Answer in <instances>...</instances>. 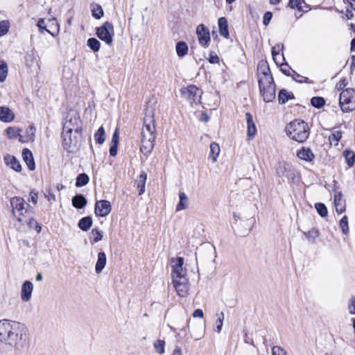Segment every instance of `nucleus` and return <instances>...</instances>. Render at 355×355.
Listing matches in <instances>:
<instances>
[{"instance_id": "52", "label": "nucleus", "mask_w": 355, "mask_h": 355, "mask_svg": "<svg viewBox=\"0 0 355 355\" xmlns=\"http://www.w3.org/2000/svg\"><path fill=\"white\" fill-rule=\"evenodd\" d=\"M288 92L285 89H280L278 94V101L279 104H284L288 101V98H286Z\"/></svg>"}, {"instance_id": "43", "label": "nucleus", "mask_w": 355, "mask_h": 355, "mask_svg": "<svg viewBox=\"0 0 355 355\" xmlns=\"http://www.w3.org/2000/svg\"><path fill=\"white\" fill-rule=\"evenodd\" d=\"M343 136L342 132L340 130L334 131L329 137V140L331 143H334L335 146L338 144V142L341 139Z\"/></svg>"}, {"instance_id": "2", "label": "nucleus", "mask_w": 355, "mask_h": 355, "mask_svg": "<svg viewBox=\"0 0 355 355\" xmlns=\"http://www.w3.org/2000/svg\"><path fill=\"white\" fill-rule=\"evenodd\" d=\"M287 135L300 143L304 142L309 137L310 128L306 122L301 119H295L286 127Z\"/></svg>"}, {"instance_id": "18", "label": "nucleus", "mask_w": 355, "mask_h": 355, "mask_svg": "<svg viewBox=\"0 0 355 355\" xmlns=\"http://www.w3.org/2000/svg\"><path fill=\"white\" fill-rule=\"evenodd\" d=\"M297 156L300 159L311 162L314 160L315 156L309 148L302 147L297 153Z\"/></svg>"}, {"instance_id": "44", "label": "nucleus", "mask_w": 355, "mask_h": 355, "mask_svg": "<svg viewBox=\"0 0 355 355\" xmlns=\"http://www.w3.org/2000/svg\"><path fill=\"white\" fill-rule=\"evenodd\" d=\"M155 140V137H153L150 135H143V137H141V145L154 147Z\"/></svg>"}, {"instance_id": "49", "label": "nucleus", "mask_w": 355, "mask_h": 355, "mask_svg": "<svg viewBox=\"0 0 355 355\" xmlns=\"http://www.w3.org/2000/svg\"><path fill=\"white\" fill-rule=\"evenodd\" d=\"M10 28V22L8 20H3L0 21V37L6 35Z\"/></svg>"}, {"instance_id": "62", "label": "nucleus", "mask_w": 355, "mask_h": 355, "mask_svg": "<svg viewBox=\"0 0 355 355\" xmlns=\"http://www.w3.org/2000/svg\"><path fill=\"white\" fill-rule=\"evenodd\" d=\"M349 309L350 313L355 315V297L354 296H352L349 300Z\"/></svg>"}, {"instance_id": "3", "label": "nucleus", "mask_w": 355, "mask_h": 355, "mask_svg": "<svg viewBox=\"0 0 355 355\" xmlns=\"http://www.w3.org/2000/svg\"><path fill=\"white\" fill-rule=\"evenodd\" d=\"M275 174L279 178V183L287 181L292 184L295 182L298 173L291 163L282 162L276 165Z\"/></svg>"}, {"instance_id": "22", "label": "nucleus", "mask_w": 355, "mask_h": 355, "mask_svg": "<svg viewBox=\"0 0 355 355\" xmlns=\"http://www.w3.org/2000/svg\"><path fill=\"white\" fill-rule=\"evenodd\" d=\"M218 29L220 35L227 39L230 37V33L228 30V23L225 17H221L218 21Z\"/></svg>"}, {"instance_id": "46", "label": "nucleus", "mask_w": 355, "mask_h": 355, "mask_svg": "<svg viewBox=\"0 0 355 355\" xmlns=\"http://www.w3.org/2000/svg\"><path fill=\"white\" fill-rule=\"evenodd\" d=\"M304 234L306 236L309 241L314 242L315 239L319 236V232L318 229L313 227L309 232H304Z\"/></svg>"}, {"instance_id": "55", "label": "nucleus", "mask_w": 355, "mask_h": 355, "mask_svg": "<svg viewBox=\"0 0 355 355\" xmlns=\"http://www.w3.org/2000/svg\"><path fill=\"white\" fill-rule=\"evenodd\" d=\"M217 315H218V319L216 322V331L218 333H220L222 329V327H223V322L224 320V313H223V312H220Z\"/></svg>"}, {"instance_id": "19", "label": "nucleus", "mask_w": 355, "mask_h": 355, "mask_svg": "<svg viewBox=\"0 0 355 355\" xmlns=\"http://www.w3.org/2000/svg\"><path fill=\"white\" fill-rule=\"evenodd\" d=\"M22 157L28 169L34 171L35 169V164L32 152L28 148H24L22 150Z\"/></svg>"}, {"instance_id": "56", "label": "nucleus", "mask_w": 355, "mask_h": 355, "mask_svg": "<svg viewBox=\"0 0 355 355\" xmlns=\"http://www.w3.org/2000/svg\"><path fill=\"white\" fill-rule=\"evenodd\" d=\"M45 198L51 202L55 201V196L51 188H46L44 192Z\"/></svg>"}, {"instance_id": "13", "label": "nucleus", "mask_w": 355, "mask_h": 355, "mask_svg": "<svg viewBox=\"0 0 355 355\" xmlns=\"http://www.w3.org/2000/svg\"><path fill=\"white\" fill-rule=\"evenodd\" d=\"M173 284L178 295L180 297L187 296L189 291V280L187 277H182L180 279H178L173 280Z\"/></svg>"}, {"instance_id": "12", "label": "nucleus", "mask_w": 355, "mask_h": 355, "mask_svg": "<svg viewBox=\"0 0 355 355\" xmlns=\"http://www.w3.org/2000/svg\"><path fill=\"white\" fill-rule=\"evenodd\" d=\"M196 34L198 42L204 47L208 46L210 41V33L209 29L202 24L198 25L196 28Z\"/></svg>"}, {"instance_id": "5", "label": "nucleus", "mask_w": 355, "mask_h": 355, "mask_svg": "<svg viewBox=\"0 0 355 355\" xmlns=\"http://www.w3.org/2000/svg\"><path fill=\"white\" fill-rule=\"evenodd\" d=\"M339 105L343 112H350L355 110V89H343L339 96Z\"/></svg>"}, {"instance_id": "39", "label": "nucleus", "mask_w": 355, "mask_h": 355, "mask_svg": "<svg viewBox=\"0 0 355 355\" xmlns=\"http://www.w3.org/2000/svg\"><path fill=\"white\" fill-rule=\"evenodd\" d=\"M8 75V64L4 60H0V83H3Z\"/></svg>"}, {"instance_id": "45", "label": "nucleus", "mask_w": 355, "mask_h": 355, "mask_svg": "<svg viewBox=\"0 0 355 355\" xmlns=\"http://www.w3.org/2000/svg\"><path fill=\"white\" fill-rule=\"evenodd\" d=\"M47 26L49 28V29L53 33V36L59 32V24H58L56 19L54 17L49 19V25H47Z\"/></svg>"}, {"instance_id": "31", "label": "nucleus", "mask_w": 355, "mask_h": 355, "mask_svg": "<svg viewBox=\"0 0 355 355\" xmlns=\"http://www.w3.org/2000/svg\"><path fill=\"white\" fill-rule=\"evenodd\" d=\"M220 153L219 145L215 142H212L210 144V153L209 155V159H211L212 163H214L217 160V157Z\"/></svg>"}, {"instance_id": "16", "label": "nucleus", "mask_w": 355, "mask_h": 355, "mask_svg": "<svg viewBox=\"0 0 355 355\" xmlns=\"http://www.w3.org/2000/svg\"><path fill=\"white\" fill-rule=\"evenodd\" d=\"M245 119L247 123V135L248 139L250 140L253 139L257 134V127L253 121L252 115L250 112L245 113Z\"/></svg>"}, {"instance_id": "53", "label": "nucleus", "mask_w": 355, "mask_h": 355, "mask_svg": "<svg viewBox=\"0 0 355 355\" xmlns=\"http://www.w3.org/2000/svg\"><path fill=\"white\" fill-rule=\"evenodd\" d=\"M92 234L94 235L93 242L97 243L103 239V232L97 228H94L92 230Z\"/></svg>"}, {"instance_id": "33", "label": "nucleus", "mask_w": 355, "mask_h": 355, "mask_svg": "<svg viewBox=\"0 0 355 355\" xmlns=\"http://www.w3.org/2000/svg\"><path fill=\"white\" fill-rule=\"evenodd\" d=\"M6 134L9 139H16L17 137H19V141L21 142H24L23 137L19 135L20 129L9 127L6 129Z\"/></svg>"}, {"instance_id": "35", "label": "nucleus", "mask_w": 355, "mask_h": 355, "mask_svg": "<svg viewBox=\"0 0 355 355\" xmlns=\"http://www.w3.org/2000/svg\"><path fill=\"white\" fill-rule=\"evenodd\" d=\"M92 15L96 19H100L103 17L104 11L102 6L99 4L92 5Z\"/></svg>"}, {"instance_id": "64", "label": "nucleus", "mask_w": 355, "mask_h": 355, "mask_svg": "<svg viewBox=\"0 0 355 355\" xmlns=\"http://www.w3.org/2000/svg\"><path fill=\"white\" fill-rule=\"evenodd\" d=\"M118 145L110 144L109 153L110 156L115 157L117 154Z\"/></svg>"}, {"instance_id": "7", "label": "nucleus", "mask_w": 355, "mask_h": 355, "mask_svg": "<svg viewBox=\"0 0 355 355\" xmlns=\"http://www.w3.org/2000/svg\"><path fill=\"white\" fill-rule=\"evenodd\" d=\"M96 34L100 40L105 42L107 44H111L114 35L112 24L105 21L102 26L96 28Z\"/></svg>"}, {"instance_id": "47", "label": "nucleus", "mask_w": 355, "mask_h": 355, "mask_svg": "<svg viewBox=\"0 0 355 355\" xmlns=\"http://www.w3.org/2000/svg\"><path fill=\"white\" fill-rule=\"evenodd\" d=\"M35 128L33 125H29L26 131V139H24V141H33L35 138Z\"/></svg>"}, {"instance_id": "40", "label": "nucleus", "mask_w": 355, "mask_h": 355, "mask_svg": "<svg viewBox=\"0 0 355 355\" xmlns=\"http://www.w3.org/2000/svg\"><path fill=\"white\" fill-rule=\"evenodd\" d=\"M94 139L96 143L102 144L105 140V130L103 126L100 127L94 135Z\"/></svg>"}, {"instance_id": "57", "label": "nucleus", "mask_w": 355, "mask_h": 355, "mask_svg": "<svg viewBox=\"0 0 355 355\" xmlns=\"http://www.w3.org/2000/svg\"><path fill=\"white\" fill-rule=\"evenodd\" d=\"M272 355H287V352L280 346H274L272 348Z\"/></svg>"}, {"instance_id": "23", "label": "nucleus", "mask_w": 355, "mask_h": 355, "mask_svg": "<svg viewBox=\"0 0 355 355\" xmlns=\"http://www.w3.org/2000/svg\"><path fill=\"white\" fill-rule=\"evenodd\" d=\"M72 205L78 209H80L84 208L87 203V200L86 198L84 196V195L80 193L76 194L75 196L72 198Z\"/></svg>"}, {"instance_id": "14", "label": "nucleus", "mask_w": 355, "mask_h": 355, "mask_svg": "<svg viewBox=\"0 0 355 355\" xmlns=\"http://www.w3.org/2000/svg\"><path fill=\"white\" fill-rule=\"evenodd\" d=\"M145 135L155 137V120L153 116H150L149 118L144 119V128L141 131V137Z\"/></svg>"}, {"instance_id": "11", "label": "nucleus", "mask_w": 355, "mask_h": 355, "mask_svg": "<svg viewBox=\"0 0 355 355\" xmlns=\"http://www.w3.org/2000/svg\"><path fill=\"white\" fill-rule=\"evenodd\" d=\"M112 210L110 202L107 200H101L96 201L94 207V213L97 216L105 217L107 216Z\"/></svg>"}, {"instance_id": "34", "label": "nucleus", "mask_w": 355, "mask_h": 355, "mask_svg": "<svg viewBox=\"0 0 355 355\" xmlns=\"http://www.w3.org/2000/svg\"><path fill=\"white\" fill-rule=\"evenodd\" d=\"M334 204L337 213L342 214L345 210V205L342 203V194L338 193L334 196Z\"/></svg>"}, {"instance_id": "20", "label": "nucleus", "mask_w": 355, "mask_h": 355, "mask_svg": "<svg viewBox=\"0 0 355 355\" xmlns=\"http://www.w3.org/2000/svg\"><path fill=\"white\" fill-rule=\"evenodd\" d=\"M15 118L12 110L6 106L0 107V121L6 123L11 122Z\"/></svg>"}, {"instance_id": "4", "label": "nucleus", "mask_w": 355, "mask_h": 355, "mask_svg": "<svg viewBox=\"0 0 355 355\" xmlns=\"http://www.w3.org/2000/svg\"><path fill=\"white\" fill-rule=\"evenodd\" d=\"M61 137L64 150L70 153H74L78 150L82 142V132H62Z\"/></svg>"}, {"instance_id": "6", "label": "nucleus", "mask_w": 355, "mask_h": 355, "mask_svg": "<svg viewBox=\"0 0 355 355\" xmlns=\"http://www.w3.org/2000/svg\"><path fill=\"white\" fill-rule=\"evenodd\" d=\"M180 92L191 105L193 104L196 105L200 103L202 92L197 86L190 85L187 87H182L180 89Z\"/></svg>"}, {"instance_id": "41", "label": "nucleus", "mask_w": 355, "mask_h": 355, "mask_svg": "<svg viewBox=\"0 0 355 355\" xmlns=\"http://www.w3.org/2000/svg\"><path fill=\"white\" fill-rule=\"evenodd\" d=\"M315 208L318 214L322 218L325 217L328 214V211L326 205L322 202H317L315 204Z\"/></svg>"}, {"instance_id": "63", "label": "nucleus", "mask_w": 355, "mask_h": 355, "mask_svg": "<svg viewBox=\"0 0 355 355\" xmlns=\"http://www.w3.org/2000/svg\"><path fill=\"white\" fill-rule=\"evenodd\" d=\"M154 147L152 146H146L141 145L140 150L144 155H148L151 153Z\"/></svg>"}, {"instance_id": "29", "label": "nucleus", "mask_w": 355, "mask_h": 355, "mask_svg": "<svg viewBox=\"0 0 355 355\" xmlns=\"http://www.w3.org/2000/svg\"><path fill=\"white\" fill-rule=\"evenodd\" d=\"M343 155L345 157V162L348 167L351 168L355 163V153L350 149H345L343 152Z\"/></svg>"}, {"instance_id": "26", "label": "nucleus", "mask_w": 355, "mask_h": 355, "mask_svg": "<svg viewBox=\"0 0 355 355\" xmlns=\"http://www.w3.org/2000/svg\"><path fill=\"white\" fill-rule=\"evenodd\" d=\"M258 83L259 89H263V87H267V85H275L271 74H267L265 76H258Z\"/></svg>"}, {"instance_id": "58", "label": "nucleus", "mask_w": 355, "mask_h": 355, "mask_svg": "<svg viewBox=\"0 0 355 355\" xmlns=\"http://www.w3.org/2000/svg\"><path fill=\"white\" fill-rule=\"evenodd\" d=\"M272 17V13L270 11H267L264 13L263 17V24L265 26H268Z\"/></svg>"}, {"instance_id": "24", "label": "nucleus", "mask_w": 355, "mask_h": 355, "mask_svg": "<svg viewBox=\"0 0 355 355\" xmlns=\"http://www.w3.org/2000/svg\"><path fill=\"white\" fill-rule=\"evenodd\" d=\"M107 262L106 254L104 252H100L98 254V259L95 266V270L96 273H100L105 267Z\"/></svg>"}, {"instance_id": "1", "label": "nucleus", "mask_w": 355, "mask_h": 355, "mask_svg": "<svg viewBox=\"0 0 355 355\" xmlns=\"http://www.w3.org/2000/svg\"><path fill=\"white\" fill-rule=\"evenodd\" d=\"M0 342L14 346L17 349L24 348L28 343V330L21 322L0 320Z\"/></svg>"}, {"instance_id": "25", "label": "nucleus", "mask_w": 355, "mask_h": 355, "mask_svg": "<svg viewBox=\"0 0 355 355\" xmlns=\"http://www.w3.org/2000/svg\"><path fill=\"white\" fill-rule=\"evenodd\" d=\"M147 180V174L142 171L138 178L135 180V184L139 189V195H142L145 192V185Z\"/></svg>"}, {"instance_id": "15", "label": "nucleus", "mask_w": 355, "mask_h": 355, "mask_svg": "<svg viewBox=\"0 0 355 355\" xmlns=\"http://www.w3.org/2000/svg\"><path fill=\"white\" fill-rule=\"evenodd\" d=\"M263 99L266 103L272 102L275 98V85H267L259 89Z\"/></svg>"}, {"instance_id": "61", "label": "nucleus", "mask_w": 355, "mask_h": 355, "mask_svg": "<svg viewBox=\"0 0 355 355\" xmlns=\"http://www.w3.org/2000/svg\"><path fill=\"white\" fill-rule=\"evenodd\" d=\"M208 60L211 64H216L219 62V58L214 52H211Z\"/></svg>"}, {"instance_id": "48", "label": "nucleus", "mask_w": 355, "mask_h": 355, "mask_svg": "<svg viewBox=\"0 0 355 355\" xmlns=\"http://www.w3.org/2000/svg\"><path fill=\"white\" fill-rule=\"evenodd\" d=\"M154 347L158 354H163L165 352V341L163 340H157L154 343Z\"/></svg>"}, {"instance_id": "60", "label": "nucleus", "mask_w": 355, "mask_h": 355, "mask_svg": "<svg viewBox=\"0 0 355 355\" xmlns=\"http://www.w3.org/2000/svg\"><path fill=\"white\" fill-rule=\"evenodd\" d=\"M29 196H30L29 200L31 202H32L34 205H36L37 202V196H38L37 191H36L35 189L31 190L29 193Z\"/></svg>"}, {"instance_id": "10", "label": "nucleus", "mask_w": 355, "mask_h": 355, "mask_svg": "<svg viewBox=\"0 0 355 355\" xmlns=\"http://www.w3.org/2000/svg\"><path fill=\"white\" fill-rule=\"evenodd\" d=\"M172 262L174 263L171 266L173 280L186 277V271H184L183 270L184 258L177 257L175 259H173Z\"/></svg>"}, {"instance_id": "30", "label": "nucleus", "mask_w": 355, "mask_h": 355, "mask_svg": "<svg viewBox=\"0 0 355 355\" xmlns=\"http://www.w3.org/2000/svg\"><path fill=\"white\" fill-rule=\"evenodd\" d=\"M180 201L176 205V211L184 210L188 207V197L184 192H180L179 193Z\"/></svg>"}, {"instance_id": "28", "label": "nucleus", "mask_w": 355, "mask_h": 355, "mask_svg": "<svg viewBox=\"0 0 355 355\" xmlns=\"http://www.w3.org/2000/svg\"><path fill=\"white\" fill-rule=\"evenodd\" d=\"M175 50L178 57L183 58L189 51L188 45L185 42L180 41L176 43Z\"/></svg>"}, {"instance_id": "36", "label": "nucleus", "mask_w": 355, "mask_h": 355, "mask_svg": "<svg viewBox=\"0 0 355 355\" xmlns=\"http://www.w3.org/2000/svg\"><path fill=\"white\" fill-rule=\"evenodd\" d=\"M89 181V178L86 173H80L76 178V187H84L88 184Z\"/></svg>"}, {"instance_id": "21", "label": "nucleus", "mask_w": 355, "mask_h": 355, "mask_svg": "<svg viewBox=\"0 0 355 355\" xmlns=\"http://www.w3.org/2000/svg\"><path fill=\"white\" fill-rule=\"evenodd\" d=\"M4 162L6 165L10 166L14 171L20 172L21 166L18 159L13 155H7L4 157Z\"/></svg>"}, {"instance_id": "32", "label": "nucleus", "mask_w": 355, "mask_h": 355, "mask_svg": "<svg viewBox=\"0 0 355 355\" xmlns=\"http://www.w3.org/2000/svg\"><path fill=\"white\" fill-rule=\"evenodd\" d=\"M258 76L271 74L268 62L266 60H261L257 66Z\"/></svg>"}, {"instance_id": "59", "label": "nucleus", "mask_w": 355, "mask_h": 355, "mask_svg": "<svg viewBox=\"0 0 355 355\" xmlns=\"http://www.w3.org/2000/svg\"><path fill=\"white\" fill-rule=\"evenodd\" d=\"M119 132L118 129L116 128L112 135L111 144L119 145Z\"/></svg>"}, {"instance_id": "38", "label": "nucleus", "mask_w": 355, "mask_h": 355, "mask_svg": "<svg viewBox=\"0 0 355 355\" xmlns=\"http://www.w3.org/2000/svg\"><path fill=\"white\" fill-rule=\"evenodd\" d=\"M87 44L89 47V49L94 52L98 51L101 48L100 42L95 37H91L88 39Z\"/></svg>"}, {"instance_id": "51", "label": "nucleus", "mask_w": 355, "mask_h": 355, "mask_svg": "<svg viewBox=\"0 0 355 355\" xmlns=\"http://www.w3.org/2000/svg\"><path fill=\"white\" fill-rule=\"evenodd\" d=\"M284 46L282 43L277 44L272 48L271 53H272V55L273 57L275 62H276L275 57L277 55H279L280 51H282L284 49Z\"/></svg>"}, {"instance_id": "42", "label": "nucleus", "mask_w": 355, "mask_h": 355, "mask_svg": "<svg viewBox=\"0 0 355 355\" xmlns=\"http://www.w3.org/2000/svg\"><path fill=\"white\" fill-rule=\"evenodd\" d=\"M340 228L343 234L347 235L349 233V226H348V218L347 216H344L340 220L339 223Z\"/></svg>"}, {"instance_id": "9", "label": "nucleus", "mask_w": 355, "mask_h": 355, "mask_svg": "<svg viewBox=\"0 0 355 355\" xmlns=\"http://www.w3.org/2000/svg\"><path fill=\"white\" fill-rule=\"evenodd\" d=\"M10 202L12 209V214L14 216L15 215L16 211L19 212V216L24 215V213L27 212L25 205H26L27 207H30V205L26 203V201L21 197L15 196L10 199ZM17 220L19 223L22 222V219L20 216L17 217Z\"/></svg>"}, {"instance_id": "17", "label": "nucleus", "mask_w": 355, "mask_h": 355, "mask_svg": "<svg viewBox=\"0 0 355 355\" xmlns=\"http://www.w3.org/2000/svg\"><path fill=\"white\" fill-rule=\"evenodd\" d=\"M33 290V285L30 281H25L21 286V297L24 302L30 300Z\"/></svg>"}, {"instance_id": "8", "label": "nucleus", "mask_w": 355, "mask_h": 355, "mask_svg": "<svg viewBox=\"0 0 355 355\" xmlns=\"http://www.w3.org/2000/svg\"><path fill=\"white\" fill-rule=\"evenodd\" d=\"M74 131L83 132L81 121L78 116L74 115L68 119L63 123L62 132L72 133Z\"/></svg>"}, {"instance_id": "37", "label": "nucleus", "mask_w": 355, "mask_h": 355, "mask_svg": "<svg viewBox=\"0 0 355 355\" xmlns=\"http://www.w3.org/2000/svg\"><path fill=\"white\" fill-rule=\"evenodd\" d=\"M325 99L322 96H313L311 99V105L315 108H322L325 105Z\"/></svg>"}, {"instance_id": "50", "label": "nucleus", "mask_w": 355, "mask_h": 355, "mask_svg": "<svg viewBox=\"0 0 355 355\" xmlns=\"http://www.w3.org/2000/svg\"><path fill=\"white\" fill-rule=\"evenodd\" d=\"M37 25L40 33H43L44 31H46L51 35H53V33H52L51 30L47 28V25L45 24V21L44 19H40L37 21Z\"/></svg>"}, {"instance_id": "54", "label": "nucleus", "mask_w": 355, "mask_h": 355, "mask_svg": "<svg viewBox=\"0 0 355 355\" xmlns=\"http://www.w3.org/2000/svg\"><path fill=\"white\" fill-rule=\"evenodd\" d=\"M302 1L301 0H289L288 1V6L292 8L295 9L297 8L299 11H303V8L302 6Z\"/></svg>"}, {"instance_id": "27", "label": "nucleus", "mask_w": 355, "mask_h": 355, "mask_svg": "<svg viewBox=\"0 0 355 355\" xmlns=\"http://www.w3.org/2000/svg\"><path fill=\"white\" fill-rule=\"evenodd\" d=\"M92 223L91 216H85L79 220L78 226L82 231L87 232L91 228Z\"/></svg>"}]
</instances>
